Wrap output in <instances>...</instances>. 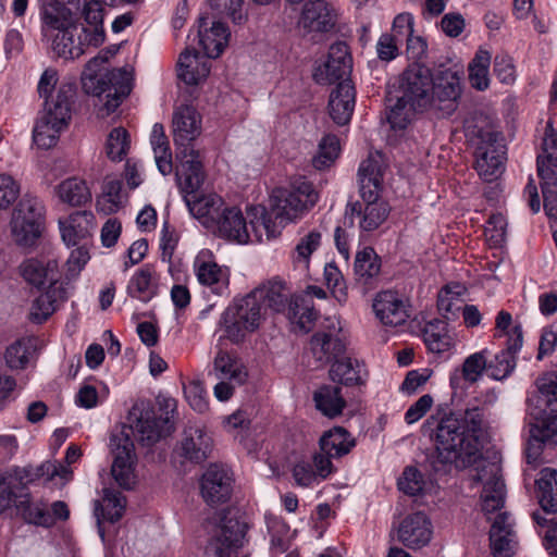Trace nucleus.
<instances>
[{
	"label": "nucleus",
	"mask_w": 557,
	"mask_h": 557,
	"mask_svg": "<svg viewBox=\"0 0 557 557\" xmlns=\"http://www.w3.org/2000/svg\"><path fill=\"white\" fill-rule=\"evenodd\" d=\"M319 200V193L313 184L305 177L294 180L287 188H276L271 195V210L264 214V208L255 209L261 212V221H251L250 228L240 209L225 207L214 225L211 226L220 237L238 244L261 242L262 231L267 238H275L282 228L300 219L310 211Z\"/></svg>",
	"instance_id": "f257e3e1"
},
{
	"label": "nucleus",
	"mask_w": 557,
	"mask_h": 557,
	"mask_svg": "<svg viewBox=\"0 0 557 557\" xmlns=\"http://www.w3.org/2000/svg\"><path fill=\"white\" fill-rule=\"evenodd\" d=\"M433 438L440 462L454 466L457 470L475 466L471 478L474 483L483 485L482 510L491 520L490 515L502 509L505 503L500 465L483 459L472 443L469 446L468 435L456 412L446 413L437 421Z\"/></svg>",
	"instance_id": "f03ea898"
},
{
	"label": "nucleus",
	"mask_w": 557,
	"mask_h": 557,
	"mask_svg": "<svg viewBox=\"0 0 557 557\" xmlns=\"http://www.w3.org/2000/svg\"><path fill=\"white\" fill-rule=\"evenodd\" d=\"M173 137L176 146V177L188 191L203 183L205 174L199 152L191 143L201 134V116L191 106H182L173 114Z\"/></svg>",
	"instance_id": "7ed1b4c3"
},
{
	"label": "nucleus",
	"mask_w": 557,
	"mask_h": 557,
	"mask_svg": "<svg viewBox=\"0 0 557 557\" xmlns=\"http://www.w3.org/2000/svg\"><path fill=\"white\" fill-rule=\"evenodd\" d=\"M383 174L384 163L379 152L371 153L359 165L360 196L364 207L360 202H354L347 206V210L350 209L352 215L361 216L359 227L363 232L376 230L389 214V205L380 197Z\"/></svg>",
	"instance_id": "20e7f679"
},
{
	"label": "nucleus",
	"mask_w": 557,
	"mask_h": 557,
	"mask_svg": "<svg viewBox=\"0 0 557 557\" xmlns=\"http://www.w3.org/2000/svg\"><path fill=\"white\" fill-rule=\"evenodd\" d=\"M265 318L262 304H259L250 293L236 298L223 311L220 319L225 337L232 343H242L246 336L256 332Z\"/></svg>",
	"instance_id": "39448f33"
},
{
	"label": "nucleus",
	"mask_w": 557,
	"mask_h": 557,
	"mask_svg": "<svg viewBox=\"0 0 557 557\" xmlns=\"http://www.w3.org/2000/svg\"><path fill=\"white\" fill-rule=\"evenodd\" d=\"M45 206L35 196L25 195L12 212L10 230L13 240L22 247H32L42 233Z\"/></svg>",
	"instance_id": "423d86ee"
},
{
	"label": "nucleus",
	"mask_w": 557,
	"mask_h": 557,
	"mask_svg": "<svg viewBox=\"0 0 557 557\" xmlns=\"http://www.w3.org/2000/svg\"><path fill=\"white\" fill-rule=\"evenodd\" d=\"M132 76L125 69H114L101 76L89 77L84 82V89L87 94L96 96L103 102L99 114L104 117L113 113L126 98L132 89Z\"/></svg>",
	"instance_id": "0eeeda50"
},
{
	"label": "nucleus",
	"mask_w": 557,
	"mask_h": 557,
	"mask_svg": "<svg viewBox=\"0 0 557 557\" xmlns=\"http://www.w3.org/2000/svg\"><path fill=\"white\" fill-rule=\"evenodd\" d=\"M475 170L486 182L496 180L503 172L505 145L500 134L491 129L478 131L474 139Z\"/></svg>",
	"instance_id": "6e6552de"
},
{
	"label": "nucleus",
	"mask_w": 557,
	"mask_h": 557,
	"mask_svg": "<svg viewBox=\"0 0 557 557\" xmlns=\"http://www.w3.org/2000/svg\"><path fill=\"white\" fill-rule=\"evenodd\" d=\"M461 92L459 72L440 66L432 75L429 109L443 117L449 116L457 110Z\"/></svg>",
	"instance_id": "1a4fd4ad"
},
{
	"label": "nucleus",
	"mask_w": 557,
	"mask_h": 557,
	"mask_svg": "<svg viewBox=\"0 0 557 557\" xmlns=\"http://www.w3.org/2000/svg\"><path fill=\"white\" fill-rule=\"evenodd\" d=\"M432 73L429 67L414 63L408 66L399 77V97L413 110H428L431 98Z\"/></svg>",
	"instance_id": "9d476101"
},
{
	"label": "nucleus",
	"mask_w": 557,
	"mask_h": 557,
	"mask_svg": "<svg viewBox=\"0 0 557 557\" xmlns=\"http://www.w3.org/2000/svg\"><path fill=\"white\" fill-rule=\"evenodd\" d=\"M72 109L62 102L51 101L49 108H44L42 115L37 120L33 129L34 143L42 149H49L57 145L60 134L70 123Z\"/></svg>",
	"instance_id": "9b49d317"
},
{
	"label": "nucleus",
	"mask_w": 557,
	"mask_h": 557,
	"mask_svg": "<svg viewBox=\"0 0 557 557\" xmlns=\"http://www.w3.org/2000/svg\"><path fill=\"white\" fill-rule=\"evenodd\" d=\"M537 174L541 178L544 208L557 201V176L553 168L557 166V134L548 124L543 138L542 153L537 156Z\"/></svg>",
	"instance_id": "f8f14e48"
},
{
	"label": "nucleus",
	"mask_w": 557,
	"mask_h": 557,
	"mask_svg": "<svg viewBox=\"0 0 557 557\" xmlns=\"http://www.w3.org/2000/svg\"><path fill=\"white\" fill-rule=\"evenodd\" d=\"M322 327L323 330L312 335L310 350L319 363L325 364L338 359L344 354L346 344L342 338V326L336 317L325 318Z\"/></svg>",
	"instance_id": "ddd939ff"
},
{
	"label": "nucleus",
	"mask_w": 557,
	"mask_h": 557,
	"mask_svg": "<svg viewBox=\"0 0 557 557\" xmlns=\"http://www.w3.org/2000/svg\"><path fill=\"white\" fill-rule=\"evenodd\" d=\"M352 70V57L345 41H336L329 48L326 60L319 64L313 78L318 84L330 85L337 81H347Z\"/></svg>",
	"instance_id": "4468645a"
},
{
	"label": "nucleus",
	"mask_w": 557,
	"mask_h": 557,
	"mask_svg": "<svg viewBox=\"0 0 557 557\" xmlns=\"http://www.w3.org/2000/svg\"><path fill=\"white\" fill-rule=\"evenodd\" d=\"M110 447L113 454L111 473L121 487L131 488L135 479L134 443L127 433L120 432L111 436Z\"/></svg>",
	"instance_id": "2eb2a0df"
},
{
	"label": "nucleus",
	"mask_w": 557,
	"mask_h": 557,
	"mask_svg": "<svg viewBox=\"0 0 557 557\" xmlns=\"http://www.w3.org/2000/svg\"><path fill=\"white\" fill-rule=\"evenodd\" d=\"M194 272L200 285L218 296L230 295V270L219 265L209 250H201L194 260Z\"/></svg>",
	"instance_id": "dca6fc26"
},
{
	"label": "nucleus",
	"mask_w": 557,
	"mask_h": 557,
	"mask_svg": "<svg viewBox=\"0 0 557 557\" xmlns=\"http://www.w3.org/2000/svg\"><path fill=\"white\" fill-rule=\"evenodd\" d=\"M462 428L468 435V444H473L482 454L484 442L490 436L491 430V411L485 404H469L468 407L457 413Z\"/></svg>",
	"instance_id": "f3484780"
},
{
	"label": "nucleus",
	"mask_w": 557,
	"mask_h": 557,
	"mask_svg": "<svg viewBox=\"0 0 557 557\" xmlns=\"http://www.w3.org/2000/svg\"><path fill=\"white\" fill-rule=\"evenodd\" d=\"M200 490L207 504H223L230 499L233 491L232 474L222 466L211 465L201 478Z\"/></svg>",
	"instance_id": "a211bd4d"
},
{
	"label": "nucleus",
	"mask_w": 557,
	"mask_h": 557,
	"mask_svg": "<svg viewBox=\"0 0 557 557\" xmlns=\"http://www.w3.org/2000/svg\"><path fill=\"white\" fill-rule=\"evenodd\" d=\"M375 317L386 326H398L409 318V305L407 300L394 290H383L373 299Z\"/></svg>",
	"instance_id": "6ab92c4d"
},
{
	"label": "nucleus",
	"mask_w": 557,
	"mask_h": 557,
	"mask_svg": "<svg viewBox=\"0 0 557 557\" xmlns=\"http://www.w3.org/2000/svg\"><path fill=\"white\" fill-rule=\"evenodd\" d=\"M432 523L423 512L405 517L397 528V540L410 549H419L432 539Z\"/></svg>",
	"instance_id": "aec40b11"
},
{
	"label": "nucleus",
	"mask_w": 557,
	"mask_h": 557,
	"mask_svg": "<svg viewBox=\"0 0 557 557\" xmlns=\"http://www.w3.org/2000/svg\"><path fill=\"white\" fill-rule=\"evenodd\" d=\"M336 21V12L326 1L311 0L304 5L298 25L307 34L327 33Z\"/></svg>",
	"instance_id": "412c9836"
},
{
	"label": "nucleus",
	"mask_w": 557,
	"mask_h": 557,
	"mask_svg": "<svg viewBox=\"0 0 557 557\" xmlns=\"http://www.w3.org/2000/svg\"><path fill=\"white\" fill-rule=\"evenodd\" d=\"M202 183L195 190H185L181 185L182 191L185 194V200L190 213L198 219L207 228H211L224 211V201L216 194L198 196L197 191Z\"/></svg>",
	"instance_id": "4be33fe9"
},
{
	"label": "nucleus",
	"mask_w": 557,
	"mask_h": 557,
	"mask_svg": "<svg viewBox=\"0 0 557 557\" xmlns=\"http://www.w3.org/2000/svg\"><path fill=\"white\" fill-rule=\"evenodd\" d=\"M252 297L267 309L276 313H287L294 297L285 282L278 278L269 280L250 292Z\"/></svg>",
	"instance_id": "5701e85b"
},
{
	"label": "nucleus",
	"mask_w": 557,
	"mask_h": 557,
	"mask_svg": "<svg viewBox=\"0 0 557 557\" xmlns=\"http://www.w3.org/2000/svg\"><path fill=\"white\" fill-rule=\"evenodd\" d=\"M58 71L53 67L46 69L38 82L37 91L45 100V108H49L51 101L62 99L69 109H72L76 96V85L73 82H61L58 84Z\"/></svg>",
	"instance_id": "b1692460"
},
{
	"label": "nucleus",
	"mask_w": 557,
	"mask_h": 557,
	"mask_svg": "<svg viewBox=\"0 0 557 557\" xmlns=\"http://www.w3.org/2000/svg\"><path fill=\"white\" fill-rule=\"evenodd\" d=\"M22 277L32 286L40 288L46 284L63 285L60 282L58 261L49 258H30L20 265Z\"/></svg>",
	"instance_id": "393cba45"
},
{
	"label": "nucleus",
	"mask_w": 557,
	"mask_h": 557,
	"mask_svg": "<svg viewBox=\"0 0 557 557\" xmlns=\"http://www.w3.org/2000/svg\"><path fill=\"white\" fill-rule=\"evenodd\" d=\"M61 237L69 247L89 244L95 228V215L90 211H76L59 221Z\"/></svg>",
	"instance_id": "a878e982"
},
{
	"label": "nucleus",
	"mask_w": 557,
	"mask_h": 557,
	"mask_svg": "<svg viewBox=\"0 0 557 557\" xmlns=\"http://www.w3.org/2000/svg\"><path fill=\"white\" fill-rule=\"evenodd\" d=\"M173 429L169 417H157L153 410H144L134 424L133 433L139 443L151 446L160 438L171 434Z\"/></svg>",
	"instance_id": "bb28decb"
},
{
	"label": "nucleus",
	"mask_w": 557,
	"mask_h": 557,
	"mask_svg": "<svg viewBox=\"0 0 557 557\" xmlns=\"http://www.w3.org/2000/svg\"><path fill=\"white\" fill-rule=\"evenodd\" d=\"M245 524L236 519H224L211 542L214 557H237V549L243 545Z\"/></svg>",
	"instance_id": "cd10ccee"
},
{
	"label": "nucleus",
	"mask_w": 557,
	"mask_h": 557,
	"mask_svg": "<svg viewBox=\"0 0 557 557\" xmlns=\"http://www.w3.org/2000/svg\"><path fill=\"white\" fill-rule=\"evenodd\" d=\"M51 40V49L59 57L65 60H74L85 53L91 44L85 40V35L74 23L66 28L55 33L48 38Z\"/></svg>",
	"instance_id": "c85d7f7f"
},
{
	"label": "nucleus",
	"mask_w": 557,
	"mask_h": 557,
	"mask_svg": "<svg viewBox=\"0 0 557 557\" xmlns=\"http://www.w3.org/2000/svg\"><path fill=\"white\" fill-rule=\"evenodd\" d=\"M491 549L494 557H510L517 547L512 521L507 512L498 513L490 531Z\"/></svg>",
	"instance_id": "c756f323"
},
{
	"label": "nucleus",
	"mask_w": 557,
	"mask_h": 557,
	"mask_svg": "<svg viewBox=\"0 0 557 557\" xmlns=\"http://www.w3.org/2000/svg\"><path fill=\"white\" fill-rule=\"evenodd\" d=\"M356 103V91L350 81L338 83L331 92L329 100V113L337 125L349 123Z\"/></svg>",
	"instance_id": "7c9ffc66"
},
{
	"label": "nucleus",
	"mask_w": 557,
	"mask_h": 557,
	"mask_svg": "<svg viewBox=\"0 0 557 557\" xmlns=\"http://www.w3.org/2000/svg\"><path fill=\"white\" fill-rule=\"evenodd\" d=\"M67 298L64 285L48 286L37 296L29 308L28 319L36 324L47 321Z\"/></svg>",
	"instance_id": "2f4dec72"
},
{
	"label": "nucleus",
	"mask_w": 557,
	"mask_h": 557,
	"mask_svg": "<svg viewBox=\"0 0 557 557\" xmlns=\"http://www.w3.org/2000/svg\"><path fill=\"white\" fill-rule=\"evenodd\" d=\"M211 64L198 51L186 49L177 63V77L187 85H198L207 78Z\"/></svg>",
	"instance_id": "473e14b6"
},
{
	"label": "nucleus",
	"mask_w": 557,
	"mask_h": 557,
	"mask_svg": "<svg viewBox=\"0 0 557 557\" xmlns=\"http://www.w3.org/2000/svg\"><path fill=\"white\" fill-rule=\"evenodd\" d=\"M126 293L129 297L141 302H149L159 293V276L154 268L145 264L131 277Z\"/></svg>",
	"instance_id": "72a5a7b5"
},
{
	"label": "nucleus",
	"mask_w": 557,
	"mask_h": 557,
	"mask_svg": "<svg viewBox=\"0 0 557 557\" xmlns=\"http://www.w3.org/2000/svg\"><path fill=\"white\" fill-rule=\"evenodd\" d=\"M212 450L211 436L199 428H189L181 442L180 455L186 460L200 463L209 458Z\"/></svg>",
	"instance_id": "f704fd0d"
},
{
	"label": "nucleus",
	"mask_w": 557,
	"mask_h": 557,
	"mask_svg": "<svg viewBox=\"0 0 557 557\" xmlns=\"http://www.w3.org/2000/svg\"><path fill=\"white\" fill-rule=\"evenodd\" d=\"M40 17L42 23L41 33L46 38L74 24L72 11L57 0H49L44 3Z\"/></svg>",
	"instance_id": "c9c22d12"
},
{
	"label": "nucleus",
	"mask_w": 557,
	"mask_h": 557,
	"mask_svg": "<svg viewBox=\"0 0 557 557\" xmlns=\"http://www.w3.org/2000/svg\"><path fill=\"white\" fill-rule=\"evenodd\" d=\"M200 28L207 25L206 18L200 17ZM199 44L202 47L207 59H215L220 57L226 47L230 38L228 28L221 22L212 24L210 29L202 32L199 29Z\"/></svg>",
	"instance_id": "e433bc0d"
},
{
	"label": "nucleus",
	"mask_w": 557,
	"mask_h": 557,
	"mask_svg": "<svg viewBox=\"0 0 557 557\" xmlns=\"http://www.w3.org/2000/svg\"><path fill=\"white\" fill-rule=\"evenodd\" d=\"M216 380L234 382L242 385L246 382L248 372L243 362L235 356L220 350L213 361V369L209 373Z\"/></svg>",
	"instance_id": "4c0bfd02"
},
{
	"label": "nucleus",
	"mask_w": 557,
	"mask_h": 557,
	"mask_svg": "<svg viewBox=\"0 0 557 557\" xmlns=\"http://www.w3.org/2000/svg\"><path fill=\"white\" fill-rule=\"evenodd\" d=\"M330 376L333 382L346 386L363 384L367 376L364 364L356 358L339 357L336 359L330 370Z\"/></svg>",
	"instance_id": "58836bf2"
},
{
	"label": "nucleus",
	"mask_w": 557,
	"mask_h": 557,
	"mask_svg": "<svg viewBox=\"0 0 557 557\" xmlns=\"http://www.w3.org/2000/svg\"><path fill=\"white\" fill-rule=\"evenodd\" d=\"M423 338L429 350L440 356H449L455 348V338L442 320L429 322L423 330Z\"/></svg>",
	"instance_id": "ea45409f"
},
{
	"label": "nucleus",
	"mask_w": 557,
	"mask_h": 557,
	"mask_svg": "<svg viewBox=\"0 0 557 557\" xmlns=\"http://www.w3.org/2000/svg\"><path fill=\"white\" fill-rule=\"evenodd\" d=\"M83 14L87 27H81L82 34L85 35V40L94 48L99 47L104 42L106 33L103 29V8L100 2L91 0L85 2Z\"/></svg>",
	"instance_id": "a19ab883"
},
{
	"label": "nucleus",
	"mask_w": 557,
	"mask_h": 557,
	"mask_svg": "<svg viewBox=\"0 0 557 557\" xmlns=\"http://www.w3.org/2000/svg\"><path fill=\"white\" fill-rule=\"evenodd\" d=\"M127 195L123 191V182L113 176H106L101 195L97 198L96 208L103 214L119 211L126 202Z\"/></svg>",
	"instance_id": "79ce46f5"
},
{
	"label": "nucleus",
	"mask_w": 557,
	"mask_h": 557,
	"mask_svg": "<svg viewBox=\"0 0 557 557\" xmlns=\"http://www.w3.org/2000/svg\"><path fill=\"white\" fill-rule=\"evenodd\" d=\"M355 445V438L342 426H335L324 432L319 441L321 450L335 458L347 455Z\"/></svg>",
	"instance_id": "37998d69"
},
{
	"label": "nucleus",
	"mask_w": 557,
	"mask_h": 557,
	"mask_svg": "<svg viewBox=\"0 0 557 557\" xmlns=\"http://www.w3.org/2000/svg\"><path fill=\"white\" fill-rule=\"evenodd\" d=\"M58 199L71 207H81L91 200V191L86 182L78 177H69L54 189Z\"/></svg>",
	"instance_id": "c03bdc74"
},
{
	"label": "nucleus",
	"mask_w": 557,
	"mask_h": 557,
	"mask_svg": "<svg viewBox=\"0 0 557 557\" xmlns=\"http://www.w3.org/2000/svg\"><path fill=\"white\" fill-rule=\"evenodd\" d=\"M321 240L322 235L318 230H311L300 236L290 253L294 267L302 271L309 270L311 256L321 246Z\"/></svg>",
	"instance_id": "a18cd8bd"
},
{
	"label": "nucleus",
	"mask_w": 557,
	"mask_h": 557,
	"mask_svg": "<svg viewBox=\"0 0 557 557\" xmlns=\"http://www.w3.org/2000/svg\"><path fill=\"white\" fill-rule=\"evenodd\" d=\"M150 144L158 170L162 175H169L173 171L172 153L162 124L156 123L153 125Z\"/></svg>",
	"instance_id": "49530a36"
},
{
	"label": "nucleus",
	"mask_w": 557,
	"mask_h": 557,
	"mask_svg": "<svg viewBox=\"0 0 557 557\" xmlns=\"http://www.w3.org/2000/svg\"><path fill=\"white\" fill-rule=\"evenodd\" d=\"M341 392L339 386L324 385L320 387L313 396L317 409L329 418L339 416L346 406Z\"/></svg>",
	"instance_id": "de8ad7c7"
},
{
	"label": "nucleus",
	"mask_w": 557,
	"mask_h": 557,
	"mask_svg": "<svg viewBox=\"0 0 557 557\" xmlns=\"http://www.w3.org/2000/svg\"><path fill=\"white\" fill-rule=\"evenodd\" d=\"M286 317L300 330L309 332L318 318V312L311 298L295 296Z\"/></svg>",
	"instance_id": "09e8293b"
},
{
	"label": "nucleus",
	"mask_w": 557,
	"mask_h": 557,
	"mask_svg": "<svg viewBox=\"0 0 557 557\" xmlns=\"http://www.w3.org/2000/svg\"><path fill=\"white\" fill-rule=\"evenodd\" d=\"M536 485L542 508L547 512H557V471L550 468L542 469Z\"/></svg>",
	"instance_id": "8fccbe9b"
},
{
	"label": "nucleus",
	"mask_w": 557,
	"mask_h": 557,
	"mask_svg": "<svg viewBox=\"0 0 557 557\" xmlns=\"http://www.w3.org/2000/svg\"><path fill=\"white\" fill-rule=\"evenodd\" d=\"M355 274L359 281L368 284L381 271V259L372 247L358 251L354 264Z\"/></svg>",
	"instance_id": "3c124183"
},
{
	"label": "nucleus",
	"mask_w": 557,
	"mask_h": 557,
	"mask_svg": "<svg viewBox=\"0 0 557 557\" xmlns=\"http://www.w3.org/2000/svg\"><path fill=\"white\" fill-rule=\"evenodd\" d=\"M34 349L33 339L29 337H22L16 339L7 347L4 352V360L11 370H23L29 362Z\"/></svg>",
	"instance_id": "603ef678"
},
{
	"label": "nucleus",
	"mask_w": 557,
	"mask_h": 557,
	"mask_svg": "<svg viewBox=\"0 0 557 557\" xmlns=\"http://www.w3.org/2000/svg\"><path fill=\"white\" fill-rule=\"evenodd\" d=\"M16 507L29 523L44 527H49L53 523V519L47 510V505L32 503L28 493H23L22 498L16 503Z\"/></svg>",
	"instance_id": "864d4df0"
},
{
	"label": "nucleus",
	"mask_w": 557,
	"mask_h": 557,
	"mask_svg": "<svg viewBox=\"0 0 557 557\" xmlns=\"http://www.w3.org/2000/svg\"><path fill=\"white\" fill-rule=\"evenodd\" d=\"M129 147V134L125 128L115 127L109 133L106 143V153L111 161H122L127 156Z\"/></svg>",
	"instance_id": "5fc2aeb1"
},
{
	"label": "nucleus",
	"mask_w": 557,
	"mask_h": 557,
	"mask_svg": "<svg viewBox=\"0 0 557 557\" xmlns=\"http://www.w3.org/2000/svg\"><path fill=\"white\" fill-rule=\"evenodd\" d=\"M339 154V140L335 135L324 136L317 154L312 159V165L317 170H324L331 166Z\"/></svg>",
	"instance_id": "6e6d98bb"
},
{
	"label": "nucleus",
	"mask_w": 557,
	"mask_h": 557,
	"mask_svg": "<svg viewBox=\"0 0 557 557\" xmlns=\"http://www.w3.org/2000/svg\"><path fill=\"white\" fill-rule=\"evenodd\" d=\"M487 370L486 350L474 352L468 356L461 368V377L470 384L478 382Z\"/></svg>",
	"instance_id": "4d7b16f0"
},
{
	"label": "nucleus",
	"mask_w": 557,
	"mask_h": 557,
	"mask_svg": "<svg viewBox=\"0 0 557 557\" xmlns=\"http://www.w3.org/2000/svg\"><path fill=\"white\" fill-rule=\"evenodd\" d=\"M418 111L419 110L411 109L407 101H403L401 98L398 97L395 104L389 108L387 122L393 129L403 131L411 122L413 113Z\"/></svg>",
	"instance_id": "13d9d810"
},
{
	"label": "nucleus",
	"mask_w": 557,
	"mask_h": 557,
	"mask_svg": "<svg viewBox=\"0 0 557 557\" xmlns=\"http://www.w3.org/2000/svg\"><path fill=\"white\" fill-rule=\"evenodd\" d=\"M398 488L407 495L416 496L424 487L422 473L414 467H406L397 482Z\"/></svg>",
	"instance_id": "bf43d9fd"
},
{
	"label": "nucleus",
	"mask_w": 557,
	"mask_h": 557,
	"mask_svg": "<svg viewBox=\"0 0 557 557\" xmlns=\"http://www.w3.org/2000/svg\"><path fill=\"white\" fill-rule=\"evenodd\" d=\"M516 367V357L500 351L487 363V372L495 380L507 377Z\"/></svg>",
	"instance_id": "052dcab7"
},
{
	"label": "nucleus",
	"mask_w": 557,
	"mask_h": 557,
	"mask_svg": "<svg viewBox=\"0 0 557 557\" xmlns=\"http://www.w3.org/2000/svg\"><path fill=\"white\" fill-rule=\"evenodd\" d=\"M103 502L102 517L111 523L119 521L125 509L124 496L120 492H108Z\"/></svg>",
	"instance_id": "680f3d73"
},
{
	"label": "nucleus",
	"mask_w": 557,
	"mask_h": 557,
	"mask_svg": "<svg viewBox=\"0 0 557 557\" xmlns=\"http://www.w3.org/2000/svg\"><path fill=\"white\" fill-rule=\"evenodd\" d=\"M532 436L540 442L550 441L557 434V416L544 414L531 429Z\"/></svg>",
	"instance_id": "e2e57ef3"
},
{
	"label": "nucleus",
	"mask_w": 557,
	"mask_h": 557,
	"mask_svg": "<svg viewBox=\"0 0 557 557\" xmlns=\"http://www.w3.org/2000/svg\"><path fill=\"white\" fill-rule=\"evenodd\" d=\"M185 397L190 407L197 412H205L208 408L206 391L201 382L191 381L184 385Z\"/></svg>",
	"instance_id": "0e129e2a"
},
{
	"label": "nucleus",
	"mask_w": 557,
	"mask_h": 557,
	"mask_svg": "<svg viewBox=\"0 0 557 557\" xmlns=\"http://www.w3.org/2000/svg\"><path fill=\"white\" fill-rule=\"evenodd\" d=\"M18 195V183L11 175L0 174V210L8 209Z\"/></svg>",
	"instance_id": "69168bd1"
},
{
	"label": "nucleus",
	"mask_w": 557,
	"mask_h": 557,
	"mask_svg": "<svg viewBox=\"0 0 557 557\" xmlns=\"http://www.w3.org/2000/svg\"><path fill=\"white\" fill-rule=\"evenodd\" d=\"M437 308L445 319H454L461 309L460 299L451 295L449 287L446 286L438 294Z\"/></svg>",
	"instance_id": "338daca9"
},
{
	"label": "nucleus",
	"mask_w": 557,
	"mask_h": 557,
	"mask_svg": "<svg viewBox=\"0 0 557 557\" xmlns=\"http://www.w3.org/2000/svg\"><path fill=\"white\" fill-rule=\"evenodd\" d=\"M324 281L338 300L346 299V286L339 269L334 263L324 267Z\"/></svg>",
	"instance_id": "774afa93"
}]
</instances>
